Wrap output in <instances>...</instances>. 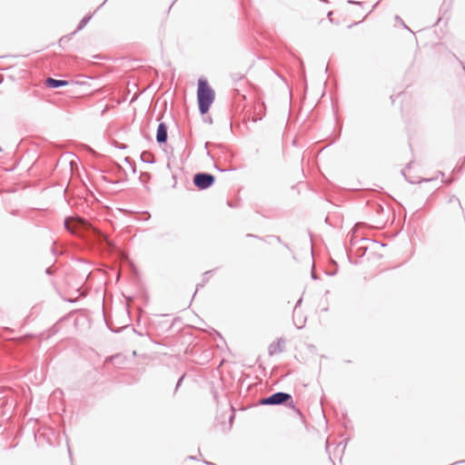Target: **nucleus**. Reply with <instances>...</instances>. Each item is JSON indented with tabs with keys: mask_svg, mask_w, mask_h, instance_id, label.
Instances as JSON below:
<instances>
[{
	"mask_svg": "<svg viewBox=\"0 0 465 465\" xmlns=\"http://www.w3.org/2000/svg\"><path fill=\"white\" fill-rule=\"evenodd\" d=\"M65 227L73 233L81 235L83 231H85L92 226L84 219L79 217H71L65 220Z\"/></svg>",
	"mask_w": 465,
	"mask_h": 465,
	"instance_id": "f03ea898",
	"label": "nucleus"
},
{
	"mask_svg": "<svg viewBox=\"0 0 465 465\" xmlns=\"http://www.w3.org/2000/svg\"><path fill=\"white\" fill-rule=\"evenodd\" d=\"M289 406L293 407V401L292 400V396L285 392H277L272 394V396L263 399L262 401V404L274 405V404H282L283 402L289 401Z\"/></svg>",
	"mask_w": 465,
	"mask_h": 465,
	"instance_id": "7ed1b4c3",
	"label": "nucleus"
},
{
	"mask_svg": "<svg viewBox=\"0 0 465 465\" xmlns=\"http://www.w3.org/2000/svg\"><path fill=\"white\" fill-rule=\"evenodd\" d=\"M102 236H103V238L104 239V241H105L108 244H110L109 241L107 240V237H106L105 235H102Z\"/></svg>",
	"mask_w": 465,
	"mask_h": 465,
	"instance_id": "6e6552de",
	"label": "nucleus"
},
{
	"mask_svg": "<svg viewBox=\"0 0 465 465\" xmlns=\"http://www.w3.org/2000/svg\"><path fill=\"white\" fill-rule=\"evenodd\" d=\"M324 23H325V27H328L329 26V24L331 22V18H324Z\"/></svg>",
	"mask_w": 465,
	"mask_h": 465,
	"instance_id": "0eeeda50",
	"label": "nucleus"
},
{
	"mask_svg": "<svg viewBox=\"0 0 465 465\" xmlns=\"http://www.w3.org/2000/svg\"><path fill=\"white\" fill-rule=\"evenodd\" d=\"M215 100V92L206 79L198 80L197 102L200 113L205 114L209 112L211 105Z\"/></svg>",
	"mask_w": 465,
	"mask_h": 465,
	"instance_id": "f257e3e1",
	"label": "nucleus"
},
{
	"mask_svg": "<svg viewBox=\"0 0 465 465\" xmlns=\"http://www.w3.org/2000/svg\"><path fill=\"white\" fill-rule=\"evenodd\" d=\"M214 176L209 173H196L193 177V183L199 189H206L214 183Z\"/></svg>",
	"mask_w": 465,
	"mask_h": 465,
	"instance_id": "20e7f679",
	"label": "nucleus"
},
{
	"mask_svg": "<svg viewBox=\"0 0 465 465\" xmlns=\"http://www.w3.org/2000/svg\"><path fill=\"white\" fill-rule=\"evenodd\" d=\"M156 139L158 143H165L167 139V128L164 124H160L157 128Z\"/></svg>",
	"mask_w": 465,
	"mask_h": 465,
	"instance_id": "39448f33",
	"label": "nucleus"
},
{
	"mask_svg": "<svg viewBox=\"0 0 465 465\" xmlns=\"http://www.w3.org/2000/svg\"><path fill=\"white\" fill-rule=\"evenodd\" d=\"M68 84V82L63 80H55L54 78H47L45 80V85L51 88H57L61 86H65Z\"/></svg>",
	"mask_w": 465,
	"mask_h": 465,
	"instance_id": "423d86ee",
	"label": "nucleus"
}]
</instances>
